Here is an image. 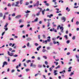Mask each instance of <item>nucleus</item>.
I'll return each instance as SVG.
<instances>
[{
    "mask_svg": "<svg viewBox=\"0 0 79 79\" xmlns=\"http://www.w3.org/2000/svg\"><path fill=\"white\" fill-rule=\"evenodd\" d=\"M7 64H8L7 63V62H6V61H4L3 63V64L2 66V68H3V67H5V65H7Z\"/></svg>",
    "mask_w": 79,
    "mask_h": 79,
    "instance_id": "1",
    "label": "nucleus"
},
{
    "mask_svg": "<svg viewBox=\"0 0 79 79\" xmlns=\"http://www.w3.org/2000/svg\"><path fill=\"white\" fill-rule=\"evenodd\" d=\"M60 29H61L60 31V32H63V29H64V28H63V27H60Z\"/></svg>",
    "mask_w": 79,
    "mask_h": 79,
    "instance_id": "2",
    "label": "nucleus"
},
{
    "mask_svg": "<svg viewBox=\"0 0 79 79\" xmlns=\"http://www.w3.org/2000/svg\"><path fill=\"white\" fill-rule=\"evenodd\" d=\"M21 17V16L20 15H19L15 17L16 19H19Z\"/></svg>",
    "mask_w": 79,
    "mask_h": 79,
    "instance_id": "3",
    "label": "nucleus"
},
{
    "mask_svg": "<svg viewBox=\"0 0 79 79\" xmlns=\"http://www.w3.org/2000/svg\"><path fill=\"white\" fill-rule=\"evenodd\" d=\"M32 66H33V67H34V68H35V67H36V65L35 64H33V63H31L30 67H32Z\"/></svg>",
    "mask_w": 79,
    "mask_h": 79,
    "instance_id": "4",
    "label": "nucleus"
},
{
    "mask_svg": "<svg viewBox=\"0 0 79 79\" xmlns=\"http://www.w3.org/2000/svg\"><path fill=\"white\" fill-rule=\"evenodd\" d=\"M8 54L10 56H13V53H11V54H10L9 52H8Z\"/></svg>",
    "mask_w": 79,
    "mask_h": 79,
    "instance_id": "5",
    "label": "nucleus"
},
{
    "mask_svg": "<svg viewBox=\"0 0 79 79\" xmlns=\"http://www.w3.org/2000/svg\"><path fill=\"white\" fill-rule=\"evenodd\" d=\"M35 4L36 5V6H39V1H37V2Z\"/></svg>",
    "mask_w": 79,
    "mask_h": 79,
    "instance_id": "6",
    "label": "nucleus"
},
{
    "mask_svg": "<svg viewBox=\"0 0 79 79\" xmlns=\"http://www.w3.org/2000/svg\"><path fill=\"white\" fill-rule=\"evenodd\" d=\"M47 40H46L45 41H44V40H43V44L44 43L45 44H47Z\"/></svg>",
    "mask_w": 79,
    "mask_h": 79,
    "instance_id": "7",
    "label": "nucleus"
},
{
    "mask_svg": "<svg viewBox=\"0 0 79 79\" xmlns=\"http://www.w3.org/2000/svg\"><path fill=\"white\" fill-rule=\"evenodd\" d=\"M56 72H57V70H55L54 71V74L55 76H56V75H57V73H56Z\"/></svg>",
    "mask_w": 79,
    "mask_h": 79,
    "instance_id": "8",
    "label": "nucleus"
},
{
    "mask_svg": "<svg viewBox=\"0 0 79 79\" xmlns=\"http://www.w3.org/2000/svg\"><path fill=\"white\" fill-rule=\"evenodd\" d=\"M62 19L64 20L63 22H65V21H66V18H64V17H63Z\"/></svg>",
    "mask_w": 79,
    "mask_h": 79,
    "instance_id": "9",
    "label": "nucleus"
},
{
    "mask_svg": "<svg viewBox=\"0 0 79 79\" xmlns=\"http://www.w3.org/2000/svg\"><path fill=\"white\" fill-rule=\"evenodd\" d=\"M53 14H51L50 15H47V17H49L50 18H51V16H53Z\"/></svg>",
    "mask_w": 79,
    "mask_h": 79,
    "instance_id": "10",
    "label": "nucleus"
},
{
    "mask_svg": "<svg viewBox=\"0 0 79 79\" xmlns=\"http://www.w3.org/2000/svg\"><path fill=\"white\" fill-rule=\"evenodd\" d=\"M66 10L67 11H70V9H69L68 7H67L66 8Z\"/></svg>",
    "mask_w": 79,
    "mask_h": 79,
    "instance_id": "11",
    "label": "nucleus"
},
{
    "mask_svg": "<svg viewBox=\"0 0 79 79\" xmlns=\"http://www.w3.org/2000/svg\"><path fill=\"white\" fill-rule=\"evenodd\" d=\"M38 21V18H36V19L34 20V22H37Z\"/></svg>",
    "mask_w": 79,
    "mask_h": 79,
    "instance_id": "12",
    "label": "nucleus"
},
{
    "mask_svg": "<svg viewBox=\"0 0 79 79\" xmlns=\"http://www.w3.org/2000/svg\"><path fill=\"white\" fill-rule=\"evenodd\" d=\"M40 11H39L38 13L36 14V16H39V15H40Z\"/></svg>",
    "mask_w": 79,
    "mask_h": 79,
    "instance_id": "13",
    "label": "nucleus"
},
{
    "mask_svg": "<svg viewBox=\"0 0 79 79\" xmlns=\"http://www.w3.org/2000/svg\"><path fill=\"white\" fill-rule=\"evenodd\" d=\"M50 4L49 3H45V5H46V6H49Z\"/></svg>",
    "mask_w": 79,
    "mask_h": 79,
    "instance_id": "14",
    "label": "nucleus"
},
{
    "mask_svg": "<svg viewBox=\"0 0 79 79\" xmlns=\"http://www.w3.org/2000/svg\"><path fill=\"white\" fill-rule=\"evenodd\" d=\"M64 37L66 39H68V35H65Z\"/></svg>",
    "mask_w": 79,
    "mask_h": 79,
    "instance_id": "15",
    "label": "nucleus"
},
{
    "mask_svg": "<svg viewBox=\"0 0 79 79\" xmlns=\"http://www.w3.org/2000/svg\"><path fill=\"white\" fill-rule=\"evenodd\" d=\"M3 16V14L2 13H0V17L2 18Z\"/></svg>",
    "mask_w": 79,
    "mask_h": 79,
    "instance_id": "16",
    "label": "nucleus"
},
{
    "mask_svg": "<svg viewBox=\"0 0 79 79\" xmlns=\"http://www.w3.org/2000/svg\"><path fill=\"white\" fill-rule=\"evenodd\" d=\"M30 12H31V11L29 10H27V11L25 12L26 13H29Z\"/></svg>",
    "mask_w": 79,
    "mask_h": 79,
    "instance_id": "17",
    "label": "nucleus"
},
{
    "mask_svg": "<svg viewBox=\"0 0 79 79\" xmlns=\"http://www.w3.org/2000/svg\"><path fill=\"white\" fill-rule=\"evenodd\" d=\"M20 4H22L23 3V1L24 0H20Z\"/></svg>",
    "mask_w": 79,
    "mask_h": 79,
    "instance_id": "18",
    "label": "nucleus"
},
{
    "mask_svg": "<svg viewBox=\"0 0 79 79\" xmlns=\"http://www.w3.org/2000/svg\"><path fill=\"white\" fill-rule=\"evenodd\" d=\"M45 64H46V65H47V64H48V62H47V61H45Z\"/></svg>",
    "mask_w": 79,
    "mask_h": 79,
    "instance_id": "19",
    "label": "nucleus"
},
{
    "mask_svg": "<svg viewBox=\"0 0 79 79\" xmlns=\"http://www.w3.org/2000/svg\"><path fill=\"white\" fill-rule=\"evenodd\" d=\"M50 24V22L48 21V26H47L48 27H49Z\"/></svg>",
    "mask_w": 79,
    "mask_h": 79,
    "instance_id": "20",
    "label": "nucleus"
},
{
    "mask_svg": "<svg viewBox=\"0 0 79 79\" xmlns=\"http://www.w3.org/2000/svg\"><path fill=\"white\" fill-rule=\"evenodd\" d=\"M73 74H74V73H73V72H71L70 74V76H71L73 75Z\"/></svg>",
    "mask_w": 79,
    "mask_h": 79,
    "instance_id": "21",
    "label": "nucleus"
},
{
    "mask_svg": "<svg viewBox=\"0 0 79 79\" xmlns=\"http://www.w3.org/2000/svg\"><path fill=\"white\" fill-rule=\"evenodd\" d=\"M60 68V65H58L57 67H56V69H57L58 68Z\"/></svg>",
    "mask_w": 79,
    "mask_h": 79,
    "instance_id": "22",
    "label": "nucleus"
},
{
    "mask_svg": "<svg viewBox=\"0 0 79 79\" xmlns=\"http://www.w3.org/2000/svg\"><path fill=\"white\" fill-rule=\"evenodd\" d=\"M53 31H54L55 32H56L57 31H56V30H55V28H53Z\"/></svg>",
    "mask_w": 79,
    "mask_h": 79,
    "instance_id": "23",
    "label": "nucleus"
},
{
    "mask_svg": "<svg viewBox=\"0 0 79 79\" xmlns=\"http://www.w3.org/2000/svg\"><path fill=\"white\" fill-rule=\"evenodd\" d=\"M27 40L28 41L31 40V39L30 38H28L27 39Z\"/></svg>",
    "mask_w": 79,
    "mask_h": 79,
    "instance_id": "24",
    "label": "nucleus"
},
{
    "mask_svg": "<svg viewBox=\"0 0 79 79\" xmlns=\"http://www.w3.org/2000/svg\"><path fill=\"white\" fill-rule=\"evenodd\" d=\"M31 60H27V63H29V62H31Z\"/></svg>",
    "mask_w": 79,
    "mask_h": 79,
    "instance_id": "25",
    "label": "nucleus"
},
{
    "mask_svg": "<svg viewBox=\"0 0 79 79\" xmlns=\"http://www.w3.org/2000/svg\"><path fill=\"white\" fill-rule=\"evenodd\" d=\"M26 71H30V69H26Z\"/></svg>",
    "mask_w": 79,
    "mask_h": 79,
    "instance_id": "26",
    "label": "nucleus"
},
{
    "mask_svg": "<svg viewBox=\"0 0 79 79\" xmlns=\"http://www.w3.org/2000/svg\"><path fill=\"white\" fill-rule=\"evenodd\" d=\"M5 18H6V15H4L3 16V19L4 20L5 19Z\"/></svg>",
    "mask_w": 79,
    "mask_h": 79,
    "instance_id": "27",
    "label": "nucleus"
},
{
    "mask_svg": "<svg viewBox=\"0 0 79 79\" xmlns=\"http://www.w3.org/2000/svg\"><path fill=\"white\" fill-rule=\"evenodd\" d=\"M15 6H18V7H19L20 6L18 5V4H15Z\"/></svg>",
    "mask_w": 79,
    "mask_h": 79,
    "instance_id": "28",
    "label": "nucleus"
},
{
    "mask_svg": "<svg viewBox=\"0 0 79 79\" xmlns=\"http://www.w3.org/2000/svg\"><path fill=\"white\" fill-rule=\"evenodd\" d=\"M8 23H6V24L4 26V27H7V26H8Z\"/></svg>",
    "mask_w": 79,
    "mask_h": 79,
    "instance_id": "29",
    "label": "nucleus"
},
{
    "mask_svg": "<svg viewBox=\"0 0 79 79\" xmlns=\"http://www.w3.org/2000/svg\"><path fill=\"white\" fill-rule=\"evenodd\" d=\"M31 7H32V5H30V6H28V8H31Z\"/></svg>",
    "mask_w": 79,
    "mask_h": 79,
    "instance_id": "30",
    "label": "nucleus"
},
{
    "mask_svg": "<svg viewBox=\"0 0 79 79\" xmlns=\"http://www.w3.org/2000/svg\"><path fill=\"white\" fill-rule=\"evenodd\" d=\"M47 41L48 42H50L51 40L50 39H48Z\"/></svg>",
    "mask_w": 79,
    "mask_h": 79,
    "instance_id": "31",
    "label": "nucleus"
},
{
    "mask_svg": "<svg viewBox=\"0 0 79 79\" xmlns=\"http://www.w3.org/2000/svg\"><path fill=\"white\" fill-rule=\"evenodd\" d=\"M39 73H37L35 75V77H36V76H38V75H39Z\"/></svg>",
    "mask_w": 79,
    "mask_h": 79,
    "instance_id": "32",
    "label": "nucleus"
},
{
    "mask_svg": "<svg viewBox=\"0 0 79 79\" xmlns=\"http://www.w3.org/2000/svg\"><path fill=\"white\" fill-rule=\"evenodd\" d=\"M79 24V22L78 21H77L76 23V25H78V24Z\"/></svg>",
    "mask_w": 79,
    "mask_h": 79,
    "instance_id": "33",
    "label": "nucleus"
},
{
    "mask_svg": "<svg viewBox=\"0 0 79 79\" xmlns=\"http://www.w3.org/2000/svg\"><path fill=\"white\" fill-rule=\"evenodd\" d=\"M8 6H11V4L10 3L8 4L7 5Z\"/></svg>",
    "mask_w": 79,
    "mask_h": 79,
    "instance_id": "34",
    "label": "nucleus"
},
{
    "mask_svg": "<svg viewBox=\"0 0 79 79\" xmlns=\"http://www.w3.org/2000/svg\"><path fill=\"white\" fill-rule=\"evenodd\" d=\"M60 27V25H59L58 26V27H57V30H58V29H59V28Z\"/></svg>",
    "mask_w": 79,
    "mask_h": 79,
    "instance_id": "35",
    "label": "nucleus"
},
{
    "mask_svg": "<svg viewBox=\"0 0 79 79\" xmlns=\"http://www.w3.org/2000/svg\"><path fill=\"white\" fill-rule=\"evenodd\" d=\"M13 56L14 57H17V56H18V55H16V54H15V55H14Z\"/></svg>",
    "mask_w": 79,
    "mask_h": 79,
    "instance_id": "36",
    "label": "nucleus"
},
{
    "mask_svg": "<svg viewBox=\"0 0 79 79\" xmlns=\"http://www.w3.org/2000/svg\"><path fill=\"white\" fill-rule=\"evenodd\" d=\"M19 21V24H20V23H21V22H22V20L20 19Z\"/></svg>",
    "mask_w": 79,
    "mask_h": 79,
    "instance_id": "37",
    "label": "nucleus"
},
{
    "mask_svg": "<svg viewBox=\"0 0 79 79\" xmlns=\"http://www.w3.org/2000/svg\"><path fill=\"white\" fill-rule=\"evenodd\" d=\"M75 39V36H73V37L72 38L73 40H74Z\"/></svg>",
    "mask_w": 79,
    "mask_h": 79,
    "instance_id": "38",
    "label": "nucleus"
},
{
    "mask_svg": "<svg viewBox=\"0 0 79 79\" xmlns=\"http://www.w3.org/2000/svg\"><path fill=\"white\" fill-rule=\"evenodd\" d=\"M29 2H26L25 5H29Z\"/></svg>",
    "mask_w": 79,
    "mask_h": 79,
    "instance_id": "39",
    "label": "nucleus"
},
{
    "mask_svg": "<svg viewBox=\"0 0 79 79\" xmlns=\"http://www.w3.org/2000/svg\"><path fill=\"white\" fill-rule=\"evenodd\" d=\"M69 40H68L66 42V43L67 44H69Z\"/></svg>",
    "mask_w": 79,
    "mask_h": 79,
    "instance_id": "40",
    "label": "nucleus"
},
{
    "mask_svg": "<svg viewBox=\"0 0 79 79\" xmlns=\"http://www.w3.org/2000/svg\"><path fill=\"white\" fill-rule=\"evenodd\" d=\"M15 70L14 69L12 70H11V71L12 73H14V72H15Z\"/></svg>",
    "mask_w": 79,
    "mask_h": 79,
    "instance_id": "41",
    "label": "nucleus"
},
{
    "mask_svg": "<svg viewBox=\"0 0 79 79\" xmlns=\"http://www.w3.org/2000/svg\"><path fill=\"white\" fill-rule=\"evenodd\" d=\"M2 3L3 4H6V2H5V1H3L2 2Z\"/></svg>",
    "mask_w": 79,
    "mask_h": 79,
    "instance_id": "42",
    "label": "nucleus"
},
{
    "mask_svg": "<svg viewBox=\"0 0 79 79\" xmlns=\"http://www.w3.org/2000/svg\"><path fill=\"white\" fill-rule=\"evenodd\" d=\"M16 59H14V60H12V62H15V61H16Z\"/></svg>",
    "mask_w": 79,
    "mask_h": 79,
    "instance_id": "43",
    "label": "nucleus"
},
{
    "mask_svg": "<svg viewBox=\"0 0 79 79\" xmlns=\"http://www.w3.org/2000/svg\"><path fill=\"white\" fill-rule=\"evenodd\" d=\"M12 16H15V14L14 13L12 15Z\"/></svg>",
    "mask_w": 79,
    "mask_h": 79,
    "instance_id": "44",
    "label": "nucleus"
},
{
    "mask_svg": "<svg viewBox=\"0 0 79 79\" xmlns=\"http://www.w3.org/2000/svg\"><path fill=\"white\" fill-rule=\"evenodd\" d=\"M43 52H45V51H46V50L45 49H43Z\"/></svg>",
    "mask_w": 79,
    "mask_h": 79,
    "instance_id": "45",
    "label": "nucleus"
},
{
    "mask_svg": "<svg viewBox=\"0 0 79 79\" xmlns=\"http://www.w3.org/2000/svg\"><path fill=\"white\" fill-rule=\"evenodd\" d=\"M24 27V25H22L20 26V27Z\"/></svg>",
    "mask_w": 79,
    "mask_h": 79,
    "instance_id": "46",
    "label": "nucleus"
},
{
    "mask_svg": "<svg viewBox=\"0 0 79 79\" xmlns=\"http://www.w3.org/2000/svg\"><path fill=\"white\" fill-rule=\"evenodd\" d=\"M4 29H5V31H7L8 30V27L5 28Z\"/></svg>",
    "mask_w": 79,
    "mask_h": 79,
    "instance_id": "47",
    "label": "nucleus"
},
{
    "mask_svg": "<svg viewBox=\"0 0 79 79\" xmlns=\"http://www.w3.org/2000/svg\"><path fill=\"white\" fill-rule=\"evenodd\" d=\"M35 46H37V45H39V44H38L37 43H35Z\"/></svg>",
    "mask_w": 79,
    "mask_h": 79,
    "instance_id": "48",
    "label": "nucleus"
},
{
    "mask_svg": "<svg viewBox=\"0 0 79 79\" xmlns=\"http://www.w3.org/2000/svg\"><path fill=\"white\" fill-rule=\"evenodd\" d=\"M38 67H39V68H41V67H42V65H38Z\"/></svg>",
    "mask_w": 79,
    "mask_h": 79,
    "instance_id": "49",
    "label": "nucleus"
},
{
    "mask_svg": "<svg viewBox=\"0 0 79 79\" xmlns=\"http://www.w3.org/2000/svg\"><path fill=\"white\" fill-rule=\"evenodd\" d=\"M43 58H45V59H47V57L45 56H43Z\"/></svg>",
    "mask_w": 79,
    "mask_h": 79,
    "instance_id": "50",
    "label": "nucleus"
},
{
    "mask_svg": "<svg viewBox=\"0 0 79 79\" xmlns=\"http://www.w3.org/2000/svg\"><path fill=\"white\" fill-rule=\"evenodd\" d=\"M23 65L24 66H25V67H26V66H27V65H26V64L25 63H24Z\"/></svg>",
    "mask_w": 79,
    "mask_h": 79,
    "instance_id": "51",
    "label": "nucleus"
},
{
    "mask_svg": "<svg viewBox=\"0 0 79 79\" xmlns=\"http://www.w3.org/2000/svg\"><path fill=\"white\" fill-rule=\"evenodd\" d=\"M53 53L54 54H57V52H53Z\"/></svg>",
    "mask_w": 79,
    "mask_h": 79,
    "instance_id": "52",
    "label": "nucleus"
},
{
    "mask_svg": "<svg viewBox=\"0 0 79 79\" xmlns=\"http://www.w3.org/2000/svg\"><path fill=\"white\" fill-rule=\"evenodd\" d=\"M8 18H9V19H8L9 20H11V17H10V16Z\"/></svg>",
    "mask_w": 79,
    "mask_h": 79,
    "instance_id": "53",
    "label": "nucleus"
},
{
    "mask_svg": "<svg viewBox=\"0 0 79 79\" xmlns=\"http://www.w3.org/2000/svg\"><path fill=\"white\" fill-rule=\"evenodd\" d=\"M11 52L13 53V52H15V50H12L11 51Z\"/></svg>",
    "mask_w": 79,
    "mask_h": 79,
    "instance_id": "54",
    "label": "nucleus"
},
{
    "mask_svg": "<svg viewBox=\"0 0 79 79\" xmlns=\"http://www.w3.org/2000/svg\"><path fill=\"white\" fill-rule=\"evenodd\" d=\"M44 11H42V15H44Z\"/></svg>",
    "mask_w": 79,
    "mask_h": 79,
    "instance_id": "55",
    "label": "nucleus"
},
{
    "mask_svg": "<svg viewBox=\"0 0 79 79\" xmlns=\"http://www.w3.org/2000/svg\"><path fill=\"white\" fill-rule=\"evenodd\" d=\"M31 58H32V59H34V58H35V56H32Z\"/></svg>",
    "mask_w": 79,
    "mask_h": 79,
    "instance_id": "56",
    "label": "nucleus"
},
{
    "mask_svg": "<svg viewBox=\"0 0 79 79\" xmlns=\"http://www.w3.org/2000/svg\"><path fill=\"white\" fill-rule=\"evenodd\" d=\"M15 3H13L12 4V6H15Z\"/></svg>",
    "mask_w": 79,
    "mask_h": 79,
    "instance_id": "57",
    "label": "nucleus"
},
{
    "mask_svg": "<svg viewBox=\"0 0 79 79\" xmlns=\"http://www.w3.org/2000/svg\"><path fill=\"white\" fill-rule=\"evenodd\" d=\"M40 35H38V39H40Z\"/></svg>",
    "mask_w": 79,
    "mask_h": 79,
    "instance_id": "58",
    "label": "nucleus"
},
{
    "mask_svg": "<svg viewBox=\"0 0 79 79\" xmlns=\"http://www.w3.org/2000/svg\"><path fill=\"white\" fill-rule=\"evenodd\" d=\"M56 44H58L57 45H60V43H59V42H57Z\"/></svg>",
    "mask_w": 79,
    "mask_h": 79,
    "instance_id": "59",
    "label": "nucleus"
},
{
    "mask_svg": "<svg viewBox=\"0 0 79 79\" xmlns=\"http://www.w3.org/2000/svg\"><path fill=\"white\" fill-rule=\"evenodd\" d=\"M27 47H29V43H28L27 44Z\"/></svg>",
    "mask_w": 79,
    "mask_h": 79,
    "instance_id": "60",
    "label": "nucleus"
},
{
    "mask_svg": "<svg viewBox=\"0 0 79 79\" xmlns=\"http://www.w3.org/2000/svg\"><path fill=\"white\" fill-rule=\"evenodd\" d=\"M67 55H70V52H68Z\"/></svg>",
    "mask_w": 79,
    "mask_h": 79,
    "instance_id": "61",
    "label": "nucleus"
},
{
    "mask_svg": "<svg viewBox=\"0 0 79 79\" xmlns=\"http://www.w3.org/2000/svg\"><path fill=\"white\" fill-rule=\"evenodd\" d=\"M43 37H44V38H45V35H43Z\"/></svg>",
    "mask_w": 79,
    "mask_h": 79,
    "instance_id": "62",
    "label": "nucleus"
},
{
    "mask_svg": "<svg viewBox=\"0 0 79 79\" xmlns=\"http://www.w3.org/2000/svg\"><path fill=\"white\" fill-rule=\"evenodd\" d=\"M8 13H9L8 12H6L5 13V15H8Z\"/></svg>",
    "mask_w": 79,
    "mask_h": 79,
    "instance_id": "63",
    "label": "nucleus"
},
{
    "mask_svg": "<svg viewBox=\"0 0 79 79\" xmlns=\"http://www.w3.org/2000/svg\"><path fill=\"white\" fill-rule=\"evenodd\" d=\"M56 10H57V11H59V9L56 8Z\"/></svg>",
    "mask_w": 79,
    "mask_h": 79,
    "instance_id": "64",
    "label": "nucleus"
}]
</instances>
